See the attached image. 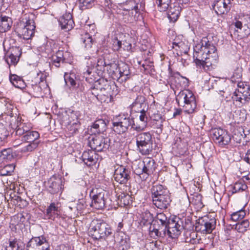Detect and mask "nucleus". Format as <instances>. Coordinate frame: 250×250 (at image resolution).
Here are the masks:
<instances>
[{"label": "nucleus", "mask_w": 250, "mask_h": 250, "mask_svg": "<svg viewBox=\"0 0 250 250\" xmlns=\"http://www.w3.org/2000/svg\"><path fill=\"white\" fill-rule=\"evenodd\" d=\"M194 50V61L200 68L208 71L216 63L218 58L216 48L208 38H203L200 43L195 46Z\"/></svg>", "instance_id": "1"}, {"label": "nucleus", "mask_w": 250, "mask_h": 250, "mask_svg": "<svg viewBox=\"0 0 250 250\" xmlns=\"http://www.w3.org/2000/svg\"><path fill=\"white\" fill-rule=\"evenodd\" d=\"M89 233L95 239L105 238L111 233L108 225L101 219L93 220L89 226Z\"/></svg>", "instance_id": "2"}, {"label": "nucleus", "mask_w": 250, "mask_h": 250, "mask_svg": "<svg viewBox=\"0 0 250 250\" xmlns=\"http://www.w3.org/2000/svg\"><path fill=\"white\" fill-rule=\"evenodd\" d=\"M231 99L233 104L239 107L248 103L250 101V86L244 82H238Z\"/></svg>", "instance_id": "3"}, {"label": "nucleus", "mask_w": 250, "mask_h": 250, "mask_svg": "<svg viewBox=\"0 0 250 250\" xmlns=\"http://www.w3.org/2000/svg\"><path fill=\"white\" fill-rule=\"evenodd\" d=\"M61 123L71 134L76 133L80 127L77 113L75 111L65 112L62 114Z\"/></svg>", "instance_id": "4"}, {"label": "nucleus", "mask_w": 250, "mask_h": 250, "mask_svg": "<svg viewBox=\"0 0 250 250\" xmlns=\"http://www.w3.org/2000/svg\"><path fill=\"white\" fill-rule=\"evenodd\" d=\"M136 145L139 152L143 155L150 154L153 149V141L149 132L140 133L136 135Z\"/></svg>", "instance_id": "5"}, {"label": "nucleus", "mask_w": 250, "mask_h": 250, "mask_svg": "<svg viewBox=\"0 0 250 250\" xmlns=\"http://www.w3.org/2000/svg\"><path fill=\"white\" fill-rule=\"evenodd\" d=\"M136 0H130L128 4L132 6L131 9L121 10L118 13V18L120 21L123 23H128L136 21V15L138 14L139 10L142 7V4L136 3Z\"/></svg>", "instance_id": "6"}, {"label": "nucleus", "mask_w": 250, "mask_h": 250, "mask_svg": "<svg viewBox=\"0 0 250 250\" xmlns=\"http://www.w3.org/2000/svg\"><path fill=\"white\" fill-rule=\"evenodd\" d=\"M176 101L178 103L180 101L184 103V109L188 114L193 113L196 107L195 97L189 90H181L177 95Z\"/></svg>", "instance_id": "7"}, {"label": "nucleus", "mask_w": 250, "mask_h": 250, "mask_svg": "<svg viewBox=\"0 0 250 250\" xmlns=\"http://www.w3.org/2000/svg\"><path fill=\"white\" fill-rule=\"evenodd\" d=\"M92 201L90 206L97 209H103L106 204L108 198L106 192L102 189L95 188L90 192Z\"/></svg>", "instance_id": "8"}, {"label": "nucleus", "mask_w": 250, "mask_h": 250, "mask_svg": "<svg viewBox=\"0 0 250 250\" xmlns=\"http://www.w3.org/2000/svg\"><path fill=\"white\" fill-rule=\"evenodd\" d=\"M35 22L33 20L26 21L25 25L21 24L16 29L17 35L24 40L30 39L34 34Z\"/></svg>", "instance_id": "9"}, {"label": "nucleus", "mask_w": 250, "mask_h": 250, "mask_svg": "<svg viewBox=\"0 0 250 250\" xmlns=\"http://www.w3.org/2000/svg\"><path fill=\"white\" fill-rule=\"evenodd\" d=\"M89 145L91 149L95 151H105L110 146V139L101 135L94 136L89 140Z\"/></svg>", "instance_id": "10"}, {"label": "nucleus", "mask_w": 250, "mask_h": 250, "mask_svg": "<svg viewBox=\"0 0 250 250\" xmlns=\"http://www.w3.org/2000/svg\"><path fill=\"white\" fill-rule=\"evenodd\" d=\"M215 225V219H209L208 217L205 216L198 220L196 224L195 230L197 232L203 233H210L214 229Z\"/></svg>", "instance_id": "11"}, {"label": "nucleus", "mask_w": 250, "mask_h": 250, "mask_svg": "<svg viewBox=\"0 0 250 250\" xmlns=\"http://www.w3.org/2000/svg\"><path fill=\"white\" fill-rule=\"evenodd\" d=\"M211 137L212 140L220 146L228 145L231 140L228 132L221 128L212 129Z\"/></svg>", "instance_id": "12"}, {"label": "nucleus", "mask_w": 250, "mask_h": 250, "mask_svg": "<svg viewBox=\"0 0 250 250\" xmlns=\"http://www.w3.org/2000/svg\"><path fill=\"white\" fill-rule=\"evenodd\" d=\"M184 227L183 221L179 218H175L168 222V226L167 229V235L172 238L177 237L181 233Z\"/></svg>", "instance_id": "13"}, {"label": "nucleus", "mask_w": 250, "mask_h": 250, "mask_svg": "<svg viewBox=\"0 0 250 250\" xmlns=\"http://www.w3.org/2000/svg\"><path fill=\"white\" fill-rule=\"evenodd\" d=\"M132 120L127 116H121L118 121L112 123L113 130L118 134H122L127 131L131 125Z\"/></svg>", "instance_id": "14"}, {"label": "nucleus", "mask_w": 250, "mask_h": 250, "mask_svg": "<svg viewBox=\"0 0 250 250\" xmlns=\"http://www.w3.org/2000/svg\"><path fill=\"white\" fill-rule=\"evenodd\" d=\"M131 171L129 168L123 166H118L115 170V180L121 184H126L130 178Z\"/></svg>", "instance_id": "15"}, {"label": "nucleus", "mask_w": 250, "mask_h": 250, "mask_svg": "<svg viewBox=\"0 0 250 250\" xmlns=\"http://www.w3.org/2000/svg\"><path fill=\"white\" fill-rule=\"evenodd\" d=\"M47 190L51 194H55L62 189V180L59 176H53L45 183Z\"/></svg>", "instance_id": "16"}, {"label": "nucleus", "mask_w": 250, "mask_h": 250, "mask_svg": "<svg viewBox=\"0 0 250 250\" xmlns=\"http://www.w3.org/2000/svg\"><path fill=\"white\" fill-rule=\"evenodd\" d=\"M231 6L229 0H217L213 5V8L218 15L227 13Z\"/></svg>", "instance_id": "17"}, {"label": "nucleus", "mask_w": 250, "mask_h": 250, "mask_svg": "<svg viewBox=\"0 0 250 250\" xmlns=\"http://www.w3.org/2000/svg\"><path fill=\"white\" fill-rule=\"evenodd\" d=\"M83 162L88 166H91L96 164L98 160V155L93 150L84 151L82 156Z\"/></svg>", "instance_id": "18"}, {"label": "nucleus", "mask_w": 250, "mask_h": 250, "mask_svg": "<svg viewBox=\"0 0 250 250\" xmlns=\"http://www.w3.org/2000/svg\"><path fill=\"white\" fill-rule=\"evenodd\" d=\"M60 25L62 29L66 30L72 29L74 25V22L72 19V16L70 13H66L59 19Z\"/></svg>", "instance_id": "19"}, {"label": "nucleus", "mask_w": 250, "mask_h": 250, "mask_svg": "<svg viewBox=\"0 0 250 250\" xmlns=\"http://www.w3.org/2000/svg\"><path fill=\"white\" fill-rule=\"evenodd\" d=\"M152 199L153 204L157 208L161 209L167 208L171 202L169 194Z\"/></svg>", "instance_id": "20"}, {"label": "nucleus", "mask_w": 250, "mask_h": 250, "mask_svg": "<svg viewBox=\"0 0 250 250\" xmlns=\"http://www.w3.org/2000/svg\"><path fill=\"white\" fill-rule=\"evenodd\" d=\"M250 21L249 23L245 24L243 25L242 22L239 21H237L234 23V25L237 29L235 32L240 34L239 36L241 38L248 37L250 34V18H248Z\"/></svg>", "instance_id": "21"}, {"label": "nucleus", "mask_w": 250, "mask_h": 250, "mask_svg": "<svg viewBox=\"0 0 250 250\" xmlns=\"http://www.w3.org/2000/svg\"><path fill=\"white\" fill-rule=\"evenodd\" d=\"M48 245L45 238L43 236L33 237L29 242L28 247L31 248V250L41 249Z\"/></svg>", "instance_id": "22"}, {"label": "nucleus", "mask_w": 250, "mask_h": 250, "mask_svg": "<svg viewBox=\"0 0 250 250\" xmlns=\"http://www.w3.org/2000/svg\"><path fill=\"white\" fill-rule=\"evenodd\" d=\"M173 83H175L176 84L175 86L178 89H180V90H182V89L185 88L188 86V80L186 77L180 76L178 74L177 76H175L173 79V81L171 82V84L170 85V87L171 88L174 89L173 88Z\"/></svg>", "instance_id": "23"}, {"label": "nucleus", "mask_w": 250, "mask_h": 250, "mask_svg": "<svg viewBox=\"0 0 250 250\" xmlns=\"http://www.w3.org/2000/svg\"><path fill=\"white\" fill-rule=\"evenodd\" d=\"M140 166H143L145 173L149 175L152 173L155 170V161L150 158H145L143 161L141 163Z\"/></svg>", "instance_id": "24"}, {"label": "nucleus", "mask_w": 250, "mask_h": 250, "mask_svg": "<svg viewBox=\"0 0 250 250\" xmlns=\"http://www.w3.org/2000/svg\"><path fill=\"white\" fill-rule=\"evenodd\" d=\"M115 238V242L118 243L122 250L126 249L129 247L128 237L123 231L117 232Z\"/></svg>", "instance_id": "25"}, {"label": "nucleus", "mask_w": 250, "mask_h": 250, "mask_svg": "<svg viewBox=\"0 0 250 250\" xmlns=\"http://www.w3.org/2000/svg\"><path fill=\"white\" fill-rule=\"evenodd\" d=\"M91 131L94 134L103 133L106 129V125L104 121L100 119L96 121L91 127Z\"/></svg>", "instance_id": "26"}, {"label": "nucleus", "mask_w": 250, "mask_h": 250, "mask_svg": "<svg viewBox=\"0 0 250 250\" xmlns=\"http://www.w3.org/2000/svg\"><path fill=\"white\" fill-rule=\"evenodd\" d=\"M118 70L119 72V79H122V81H126L129 78L130 72L129 66L125 63L122 62L118 64Z\"/></svg>", "instance_id": "27"}, {"label": "nucleus", "mask_w": 250, "mask_h": 250, "mask_svg": "<svg viewBox=\"0 0 250 250\" xmlns=\"http://www.w3.org/2000/svg\"><path fill=\"white\" fill-rule=\"evenodd\" d=\"M12 23L13 22L10 18L1 16L0 17V33H4L8 31Z\"/></svg>", "instance_id": "28"}, {"label": "nucleus", "mask_w": 250, "mask_h": 250, "mask_svg": "<svg viewBox=\"0 0 250 250\" xmlns=\"http://www.w3.org/2000/svg\"><path fill=\"white\" fill-rule=\"evenodd\" d=\"M152 198L154 197H158L163 195L168 194V192L167 188H165L161 185H155L153 186L151 189Z\"/></svg>", "instance_id": "29"}, {"label": "nucleus", "mask_w": 250, "mask_h": 250, "mask_svg": "<svg viewBox=\"0 0 250 250\" xmlns=\"http://www.w3.org/2000/svg\"><path fill=\"white\" fill-rule=\"evenodd\" d=\"M21 53L19 48L13 49L12 52L6 59V61L9 65H16L19 61Z\"/></svg>", "instance_id": "30"}, {"label": "nucleus", "mask_w": 250, "mask_h": 250, "mask_svg": "<svg viewBox=\"0 0 250 250\" xmlns=\"http://www.w3.org/2000/svg\"><path fill=\"white\" fill-rule=\"evenodd\" d=\"M246 136L244 128L239 126L234 129L231 139L236 143H240Z\"/></svg>", "instance_id": "31"}, {"label": "nucleus", "mask_w": 250, "mask_h": 250, "mask_svg": "<svg viewBox=\"0 0 250 250\" xmlns=\"http://www.w3.org/2000/svg\"><path fill=\"white\" fill-rule=\"evenodd\" d=\"M151 118L154 121L156 122V127L158 129H160L161 131H162L163 127V123L165 121V118L158 111L154 112L151 115Z\"/></svg>", "instance_id": "32"}, {"label": "nucleus", "mask_w": 250, "mask_h": 250, "mask_svg": "<svg viewBox=\"0 0 250 250\" xmlns=\"http://www.w3.org/2000/svg\"><path fill=\"white\" fill-rule=\"evenodd\" d=\"M64 79L66 84L68 86L76 87L77 85H79V81L76 79V77L74 73H65Z\"/></svg>", "instance_id": "33"}, {"label": "nucleus", "mask_w": 250, "mask_h": 250, "mask_svg": "<svg viewBox=\"0 0 250 250\" xmlns=\"http://www.w3.org/2000/svg\"><path fill=\"white\" fill-rule=\"evenodd\" d=\"M58 208L54 203H52L46 209V216L49 219L54 220L58 215Z\"/></svg>", "instance_id": "34"}, {"label": "nucleus", "mask_w": 250, "mask_h": 250, "mask_svg": "<svg viewBox=\"0 0 250 250\" xmlns=\"http://www.w3.org/2000/svg\"><path fill=\"white\" fill-rule=\"evenodd\" d=\"M111 89V87L109 85V88L108 90H103L102 92H101L98 100H100L102 103L110 102L113 95Z\"/></svg>", "instance_id": "35"}, {"label": "nucleus", "mask_w": 250, "mask_h": 250, "mask_svg": "<svg viewBox=\"0 0 250 250\" xmlns=\"http://www.w3.org/2000/svg\"><path fill=\"white\" fill-rule=\"evenodd\" d=\"M40 137L39 133L36 131H30L22 137L23 141L27 142H39L38 139Z\"/></svg>", "instance_id": "36"}, {"label": "nucleus", "mask_w": 250, "mask_h": 250, "mask_svg": "<svg viewBox=\"0 0 250 250\" xmlns=\"http://www.w3.org/2000/svg\"><path fill=\"white\" fill-rule=\"evenodd\" d=\"M131 122V130L136 131L137 132H141L145 130L147 125V123L140 121L136 120L135 122Z\"/></svg>", "instance_id": "37"}, {"label": "nucleus", "mask_w": 250, "mask_h": 250, "mask_svg": "<svg viewBox=\"0 0 250 250\" xmlns=\"http://www.w3.org/2000/svg\"><path fill=\"white\" fill-rule=\"evenodd\" d=\"M9 80L15 87L19 88H22L24 87V83L23 80L18 76L14 74L10 75Z\"/></svg>", "instance_id": "38"}, {"label": "nucleus", "mask_w": 250, "mask_h": 250, "mask_svg": "<svg viewBox=\"0 0 250 250\" xmlns=\"http://www.w3.org/2000/svg\"><path fill=\"white\" fill-rule=\"evenodd\" d=\"M181 8L179 6L174 5L173 8L170 7L168 12V16L169 19L173 21H176L180 15Z\"/></svg>", "instance_id": "39"}, {"label": "nucleus", "mask_w": 250, "mask_h": 250, "mask_svg": "<svg viewBox=\"0 0 250 250\" xmlns=\"http://www.w3.org/2000/svg\"><path fill=\"white\" fill-rule=\"evenodd\" d=\"M24 246L17 239L10 240L9 245L6 247V250H23Z\"/></svg>", "instance_id": "40"}, {"label": "nucleus", "mask_w": 250, "mask_h": 250, "mask_svg": "<svg viewBox=\"0 0 250 250\" xmlns=\"http://www.w3.org/2000/svg\"><path fill=\"white\" fill-rule=\"evenodd\" d=\"M95 86H97V88L93 87L91 88L88 90V93L94 95L97 98V99H99V97L100 95L98 91L99 89H100L101 92H102L103 90L105 91V90H108L109 88V85L108 84L104 85V87H103L98 86L97 83L95 84Z\"/></svg>", "instance_id": "41"}, {"label": "nucleus", "mask_w": 250, "mask_h": 250, "mask_svg": "<svg viewBox=\"0 0 250 250\" xmlns=\"http://www.w3.org/2000/svg\"><path fill=\"white\" fill-rule=\"evenodd\" d=\"M145 97L142 96H138L135 101L132 104V108L136 112H139V110H136L138 107L142 108L144 104Z\"/></svg>", "instance_id": "42"}, {"label": "nucleus", "mask_w": 250, "mask_h": 250, "mask_svg": "<svg viewBox=\"0 0 250 250\" xmlns=\"http://www.w3.org/2000/svg\"><path fill=\"white\" fill-rule=\"evenodd\" d=\"M156 2L160 11H166L170 6L171 0H156Z\"/></svg>", "instance_id": "43"}, {"label": "nucleus", "mask_w": 250, "mask_h": 250, "mask_svg": "<svg viewBox=\"0 0 250 250\" xmlns=\"http://www.w3.org/2000/svg\"><path fill=\"white\" fill-rule=\"evenodd\" d=\"M249 221L248 220H245L242 221L240 223L236 224L235 225V229L238 232L241 233H244L247 230V229L249 227Z\"/></svg>", "instance_id": "44"}, {"label": "nucleus", "mask_w": 250, "mask_h": 250, "mask_svg": "<svg viewBox=\"0 0 250 250\" xmlns=\"http://www.w3.org/2000/svg\"><path fill=\"white\" fill-rule=\"evenodd\" d=\"M246 215L245 210L241 209L233 212L231 215V219L233 221H237L243 219Z\"/></svg>", "instance_id": "45"}, {"label": "nucleus", "mask_w": 250, "mask_h": 250, "mask_svg": "<svg viewBox=\"0 0 250 250\" xmlns=\"http://www.w3.org/2000/svg\"><path fill=\"white\" fill-rule=\"evenodd\" d=\"M29 143V144L27 146L22 148L21 149V152L25 153L27 152L32 151L38 147L39 144V142Z\"/></svg>", "instance_id": "46"}, {"label": "nucleus", "mask_w": 250, "mask_h": 250, "mask_svg": "<svg viewBox=\"0 0 250 250\" xmlns=\"http://www.w3.org/2000/svg\"><path fill=\"white\" fill-rule=\"evenodd\" d=\"M82 41L84 44L86 48H90L92 44V39L91 36L88 33H86L83 37L82 38Z\"/></svg>", "instance_id": "47"}, {"label": "nucleus", "mask_w": 250, "mask_h": 250, "mask_svg": "<svg viewBox=\"0 0 250 250\" xmlns=\"http://www.w3.org/2000/svg\"><path fill=\"white\" fill-rule=\"evenodd\" d=\"M80 6L84 9L92 7L95 3V0H79Z\"/></svg>", "instance_id": "48"}, {"label": "nucleus", "mask_w": 250, "mask_h": 250, "mask_svg": "<svg viewBox=\"0 0 250 250\" xmlns=\"http://www.w3.org/2000/svg\"><path fill=\"white\" fill-rule=\"evenodd\" d=\"M158 223H160L162 225L167 227L168 223L167 217L164 213H158L156 216Z\"/></svg>", "instance_id": "49"}, {"label": "nucleus", "mask_w": 250, "mask_h": 250, "mask_svg": "<svg viewBox=\"0 0 250 250\" xmlns=\"http://www.w3.org/2000/svg\"><path fill=\"white\" fill-rule=\"evenodd\" d=\"M14 169L13 165H7L0 170V174L2 176L8 175L12 172Z\"/></svg>", "instance_id": "50"}, {"label": "nucleus", "mask_w": 250, "mask_h": 250, "mask_svg": "<svg viewBox=\"0 0 250 250\" xmlns=\"http://www.w3.org/2000/svg\"><path fill=\"white\" fill-rule=\"evenodd\" d=\"M120 201L121 203L125 206L128 205L131 202V197L128 194H123L120 196Z\"/></svg>", "instance_id": "51"}, {"label": "nucleus", "mask_w": 250, "mask_h": 250, "mask_svg": "<svg viewBox=\"0 0 250 250\" xmlns=\"http://www.w3.org/2000/svg\"><path fill=\"white\" fill-rule=\"evenodd\" d=\"M0 155L3 160L10 159L12 157V151L10 148L4 149L0 152Z\"/></svg>", "instance_id": "52"}, {"label": "nucleus", "mask_w": 250, "mask_h": 250, "mask_svg": "<svg viewBox=\"0 0 250 250\" xmlns=\"http://www.w3.org/2000/svg\"><path fill=\"white\" fill-rule=\"evenodd\" d=\"M106 65L104 60L100 58L97 61L96 67L98 70L102 71L104 70V68L106 67Z\"/></svg>", "instance_id": "53"}, {"label": "nucleus", "mask_w": 250, "mask_h": 250, "mask_svg": "<svg viewBox=\"0 0 250 250\" xmlns=\"http://www.w3.org/2000/svg\"><path fill=\"white\" fill-rule=\"evenodd\" d=\"M202 196L200 194H198L195 196L192 200V202L198 206V207H201L203 206V203L202 202Z\"/></svg>", "instance_id": "54"}, {"label": "nucleus", "mask_w": 250, "mask_h": 250, "mask_svg": "<svg viewBox=\"0 0 250 250\" xmlns=\"http://www.w3.org/2000/svg\"><path fill=\"white\" fill-rule=\"evenodd\" d=\"M8 132L7 129L3 127H0V140L1 141H4L8 135Z\"/></svg>", "instance_id": "55"}, {"label": "nucleus", "mask_w": 250, "mask_h": 250, "mask_svg": "<svg viewBox=\"0 0 250 250\" xmlns=\"http://www.w3.org/2000/svg\"><path fill=\"white\" fill-rule=\"evenodd\" d=\"M139 112H140V115L138 120L147 123L148 118L146 114V111L144 109H142Z\"/></svg>", "instance_id": "56"}, {"label": "nucleus", "mask_w": 250, "mask_h": 250, "mask_svg": "<svg viewBox=\"0 0 250 250\" xmlns=\"http://www.w3.org/2000/svg\"><path fill=\"white\" fill-rule=\"evenodd\" d=\"M106 68L110 73H113L115 72V70L118 69V65L115 63H110L106 65Z\"/></svg>", "instance_id": "57"}, {"label": "nucleus", "mask_w": 250, "mask_h": 250, "mask_svg": "<svg viewBox=\"0 0 250 250\" xmlns=\"http://www.w3.org/2000/svg\"><path fill=\"white\" fill-rule=\"evenodd\" d=\"M64 60V59H60L59 58H58L57 57H56L54 55L52 56V59L53 64L56 67H59L60 66L61 63L63 62Z\"/></svg>", "instance_id": "58"}, {"label": "nucleus", "mask_w": 250, "mask_h": 250, "mask_svg": "<svg viewBox=\"0 0 250 250\" xmlns=\"http://www.w3.org/2000/svg\"><path fill=\"white\" fill-rule=\"evenodd\" d=\"M121 41L115 38L113 41V48L115 51H118L121 48L122 45Z\"/></svg>", "instance_id": "59"}, {"label": "nucleus", "mask_w": 250, "mask_h": 250, "mask_svg": "<svg viewBox=\"0 0 250 250\" xmlns=\"http://www.w3.org/2000/svg\"><path fill=\"white\" fill-rule=\"evenodd\" d=\"M242 77L241 68H237L236 72H234L231 77L232 81H236V79H239Z\"/></svg>", "instance_id": "60"}, {"label": "nucleus", "mask_w": 250, "mask_h": 250, "mask_svg": "<svg viewBox=\"0 0 250 250\" xmlns=\"http://www.w3.org/2000/svg\"><path fill=\"white\" fill-rule=\"evenodd\" d=\"M152 227H150V234L151 237L153 238H156L158 236H160L161 235V233L158 229L153 228L152 229H151Z\"/></svg>", "instance_id": "61"}, {"label": "nucleus", "mask_w": 250, "mask_h": 250, "mask_svg": "<svg viewBox=\"0 0 250 250\" xmlns=\"http://www.w3.org/2000/svg\"><path fill=\"white\" fill-rule=\"evenodd\" d=\"M102 2L105 6L106 11H108L112 8L113 4L111 0H103Z\"/></svg>", "instance_id": "62"}, {"label": "nucleus", "mask_w": 250, "mask_h": 250, "mask_svg": "<svg viewBox=\"0 0 250 250\" xmlns=\"http://www.w3.org/2000/svg\"><path fill=\"white\" fill-rule=\"evenodd\" d=\"M141 163H139L137 167H135L134 171L136 174L140 175L143 173H145V169L143 166H140Z\"/></svg>", "instance_id": "63"}, {"label": "nucleus", "mask_w": 250, "mask_h": 250, "mask_svg": "<svg viewBox=\"0 0 250 250\" xmlns=\"http://www.w3.org/2000/svg\"><path fill=\"white\" fill-rule=\"evenodd\" d=\"M172 44V48H175L176 50H178V49H180L181 47H182V46L184 45V43L183 42H177L176 39L174 40Z\"/></svg>", "instance_id": "64"}]
</instances>
